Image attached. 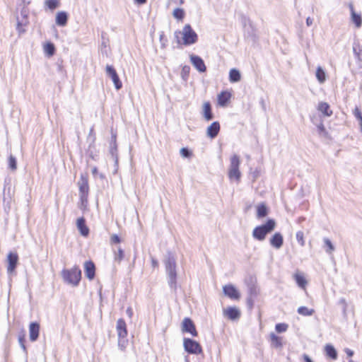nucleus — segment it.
Returning <instances> with one entry per match:
<instances>
[{
    "label": "nucleus",
    "instance_id": "49",
    "mask_svg": "<svg viewBox=\"0 0 362 362\" xmlns=\"http://www.w3.org/2000/svg\"><path fill=\"white\" fill-rule=\"evenodd\" d=\"M190 70V67L189 66H184L182 70V74H188Z\"/></svg>",
    "mask_w": 362,
    "mask_h": 362
},
{
    "label": "nucleus",
    "instance_id": "1",
    "mask_svg": "<svg viewBox=\"0 0 362 362\" xmlns=\"http://www.w3.org/2000/svg\"><path fill=\"white\" fill-rule=\"evenodd\" d=\"M165 273L168 278V283L171 289H177V264L175 255L168 252L164 259Z\"/></svg>",
    "mask_w": 362,
    "mask_h": 362
},
{
    "label": "nucleus",
    "instance_id": "60",
    "mask_svg": "<svg viewBox=\"0 0 362 362\" xmlns=\"http://www.w3.org/2000/svg\"><path fill=\"white\" fill-rule=\"evenodd\" d=\"M354 53L358 57V59L360 58L358 50L356 47L353 48Z\"/></svg>",
    "mask_w": 362,
    "mask_h": 362
},
{
    "label": "nucleus",
    "instance_id": "29",
    "mask_svg": "<svg viewBox=\"0 0 362 362\" xmlns=\"http://www.w3.org/2000/svg\"><path fill=\"white\" fill-rule=\"evenodd\" d=\"M316 78L320 83H323L326 81V74L321 66H318L316 70Z\"/></svg>",
    "mask_w": 362,
    "mask_h": 362
},
{
    "label": "nucleus",
    "instance_id": "35",
    "mask_svg": "<svg viewBox=\"0 0 362 362\" xmlns=\"http://www.w3.org/2000/svg\"><path fill=\"white\" fill-rule=\"evenodd\" d=\"M173 15L174 18L178 20H182L185 17V11L182 8H176L174 9Z\"/></svg>",
    "mask_w": 362,
    "mask_h": 362
},
{
    "label": "nucleus",
    "instance_id": "39",
    "mask_svg": "<svg viewBox=\"0 0 362 362\" xmlns=\"http://www.w3.org/2000/svg\"><path fill=\"white\" fill-rule=\"evenodd\" d=\"M296 240L298 243L300 244V246L303 247L305 244V240H304V233L303 231L299 230L296 233Z\"/></svg>",
    "mask_w": 362,
    "mask_h": 362
},
{
    "label": "nucleus",
    "instance_id": "11",
    "mask_svg": "<svg viewBox=\"0 0 362 362\" xmlns=\"http://www.w3.org/2000/svg\"><path fill=\"white\" fill-rule=\"evenodd\" d=\"M182 330L184 332L190 333L193 337H197L198 334L194 322L189 317L184 318L182 323Z\"/></svg>",
    "mask_w": 362,
    "mask_h": 362
},
{
    "label": "nucleus",
    "instance_id": "48",
    "mask_svg": "<svg viewBox=\"0 0 362 362\" xmlns=\"http://www.w3.org/2000/svg\"><path fill=\"white\" fill-rule=\"evenodd\" d=\"M111 242L112 243H119L120 242V238H119V237L118 235H113L111 237Z\"/></svg>",
    "mask_w": 362,
    "mask_h": 362
},
{
    "label": "nucleus",
    "instance_id": "55",
    "mask_svg": "<svg viewBox=\"0 0 362 362\" xmlns=\"http://www.w3.org/2000/svg\"><path fill=\"white\" fill-rule=\"evenodd\" d=\"M313 20L310 17H308L306 19V24L308 26H310L313 24Z\"/></svg>",
    "mask_w": 362,
    "mask_h": 362
},
{
    "label": "nucleus",
    "instance_id": "40",
    "mask_svg": "<svg viewBox=\"0 0 362 362\" xmlns=\"http://www.w3.org/2000/svg\"><path fill=\"white\" fill-rule=\"evenodd\" d=\"M180 155L183 158H189L192 156V152L187 148H182L180 151Z\"/></svg>",
    "mask_w": 362,
    "mask_h": 362
},
{
    "label": "nucleus",
    "instance_id": "28",
    "mask_svg": "<svg viewBox=\"0 0 362 362\" xmlns=\"http://www.w3.org/2000/svg\"><path fill=\"white\" fill-rule=\"evenodd\" d=\"M268 214V209L264 204H261L257 207V216L259 218L265 217Z\"/></svg>",
    "mask_w": 362,
    "mask_h": 362
},
{
    "label": "nucleus",
    "instance_id": "3",
    "mask_svg": "<svg viewBox=\"0 0 362 362\" xmlns=\"http://www.w3.org/2000/svg\"><path fill=\"white\" fill-rule=\"evenodd\" d=\"M276 227V221L269 219L264 224L255 227L252 231V237L259 241H263L267 234L272 232Z\"/></svg>",
    "mask_w": 362,
    "mask_h": 362
},
{
    "label": "nucleus",
    "instance_id": "51",
    "mask_svg": "<svg viewBox=\"0 0 362 362\" xmlns=\"http://www.w3.org/2000/svg\"><path fill=\"white\" fill-rule=\"evenodd\" d=\"M344 351L349 357H351L354 355V351L348 348L345 349Z\"/></svg>",
    "mask_w": 362,
    "mask_h": 362
},
{
    "label": "nucleus",
    "instance_id": "62",
    "mask_svg": "<svg viewBox=\"0 0 362 362\" xmlns=\"http://www.w3.org/2000/svg\"><path fill=\"white\" fill-rule=\"evenodd\" d=\"M349 8H350V11H351V13H353V12H355L354 7L352 4H349Z\"/></svg>",
    "mask_w": 362,
    "mask_h": 362
},
{
    "label": "nucleus",
    "instance_id": "26",
    "mask_svg": "<svg viewBox=\"0 0 362 362\" xmlns=\"http://www.w3.org/2000/svg\"><path fill=\"white\" fill-rule=\"evenodd\" d=\"M241 75L240 71L236 69H230L229 72V80L232 83L238 82L240 81Z\"/></svg>",
    "mask_w": 362,
    "mask_h": 362
},
{
    "label": "nucleus",
    "instance_id": "61",
    "mask_svg": "<svg viewBox=\"0 0 362 362\" xmlns=\"http://www.w3.org/2000/svg\"><path fill=\"white\" fill-rule=\"evenodd\" d=\"M95 265L92 262V279L94 278V276H95Z\"/></svg>",
    "mask_w": 362,
    "mask_h": 362
},
{
    "label": "nucleus",
    "instance_id": "30",
    "mask_svg": "<svg viewBox=\"0 0 362 362\" xmlns=\"http://www.w3.org/2000/svg\"><path fill=\"white\" fill-rule=\"evenodd\" d=\"M325 351L327 356H329L332 359H336L337 358V353L334 347L330 344H327L325 346Z\"/></svg>",
    "mask_w": 362,
    "mask_h": 362
},
{
    "label": "nucleus",
    "instance_id": "9",
    "mask_svg": "<svg viewBox=\"0 0 362 362\" xmlns=\"http://www.w3.org/2000/svg\"><path fill=\"white\" fill-rule=\"evenodd\" d=\"M7 273L9 276L16 274L18 264V255L16 252H10L7 255Z\"/></svg>",
    "mask_w": 362,
    "mask_h": 362
},
{
    "label": "nucleus",
    "instance_id": "2",
    "mask_svg": "<svg viewBox=\"0 0 362 362\" xmlns=\"http://www.w3.org/2000/svg\"><path fill=\"white\" fill-rule=\"evenodd\" d=\"M180 35H182V44L186 46L193 45L198 40L197 34L192 28L189 24L185 25L182 31L175 32V37L177 39V42L178 44L181 43Z\"/></svg>",
    "mask_w": 362,
    "mask_h": 362
},
{
    "label": "nucleus",
    "instance_id": "64",
    "mask_svg": "<svg viewBox=\"0 0 362 362\" xmlns=\"http://www.w3.org/2000/svg\"><path fill=\"white\" fill-rule=\"evenodd\" d=\"M102 45L103 46H104L105 47H106V42L103 40V42H102Z\"/></svg>",
    "mask_w": 362,
    "mask_h": 362
},
{
    "label": "nucleus",
    "instance_id": "5",
    "mask_svg": "<svg viewBox=\"0 0 362 362\" xmlns=\"http://www.w3.org/2000/svg\"><path fill=\"white\" fill-rule=\"evenodd\" d=\"M116 329L118 336V346L121 350H124L127 345L128 341L127 339V325L124 319L120 318L117 320Z\"/></svg>",
    "mask_w": 362,
    "mask_h": 362
},
{
    "label": "nucleus",
    "instance_id": "53",
    "mask_svg": "<svg viewBox=\"0 0 362 362\" xmlns=\"http://www.w3.org/2000/svg\"><path fill=\"white\" fill-rule=\"evenodd\" d=\"M317 129H318V131L320 133L325 132V128L324 127V124L322 123L317 126Z\"/></svg>",
    "mask_w": 362,
    "mask_h": 362
},
{
    "label": "nucleus",
    "instance_id": "52",
    "mask_svg": "<svg viewBox=\"0 0 362 362\" xmlns=\"http://www.w3.org/2000/svg\"><path fill=\"white\" fill-rule=\"evenodd\" d=\"M126 313L129 318H131L133 315V310L131 308H128L126 310Z\"/></svg>",
    "mask_w": 362,
    "mask_h": 362
},
{
    "label": "nucleus",
    "instance_id": "45",
    "mask_svg": "<svg viewBox=\"0 0 362 362\" xmlns=\"http://www.w3.org/2000/svg\"><path fill=\"white\" fill-rule=\"evenodd\" d=\"M354 115L357 119L360 122V126H362V114L358 107H356L354 111Z\"/></svg>",
    "mask_w": 362,
    "mask_h": 362
},
{
    "label": "nucleus",
    "instance_id": "34",
    "mask_svg": "<svg viewBox=\"0 0 362 362\" xmlns=\"http://www.w3.org/2000/svg\"><path fill=\"white\" fill-rule=\"evenodd\" d=\"M351 20L357 28H360L361 26L362 19L361 15L356 13V12H353V13H351Z\"/></svg>",
    "mask_w": 362,
    "mask_h": 362
},
{
    "label": "nucleus",
    "instance_id": "36",
    "mask_svg": "<svg viewBox=\"0 0 362 362\" xmlns=\"http://www.w3.org/2000/svg\"><path fill=\"white\" fill-rule=\"evenodd\" d=\"M45 3L47 6L51 10H54L59 6V0H47Z\"/></svg>",
    "mask_w": 362,
    "mask_h": 362
},
{
    "label": "nucleus",
    "instance_id": "43",
    "mask_svg": "<svg viewBox=\"0 0 362 362\" xmlns=\"http://www.w3.org/2000/svg\"><path fill=\"white\" fill-rule=\"evenodd\" d=\"M18 342H19V344H20L21 347L23 350V351L25 353H26L27 352V349H26V346L25 345V334H20L18 336Z\"/></svg>",
    "mask_w": 362,
    "mask_h": 362
},
{
    "label": "nucleus",
    "instance_id": "24",
    "mask_svg": "<svg viewBox=\"0 0 362 362\" xmlns=\"http://www.w3.org/2000/svg\"><path fill=\"white\" fill-rule=\"evenodd\" d=\"M271 344L275 348H281L283 346L282 339L278 337L274 333H271L269 335Z\"/></svg>",
    "mask_w": 362,
    "mask_h": 362
},
{
    "label": "nucleus",
    "instance_id": "32",
    "mask_svg": "<svg viewBox=\"0 0 362 362\" xmlns=\"http://www.w3.org/2000/svg\"><path fill=\"white\" fill-rule=\"evenodd\" d=\"M298 313L303 316H311L315 310L313 309H309L305 306H301L298 308Z\"/></svg>",
    "mask_w": 362,
    "mask_h": 362
},
{
    "label": "nucleus",
    "instance_id": "38",
    "mask_svg": "<svg viewBox=\"0 0 362 362\" xmlns=\"http://www.w3.org/2000/svg\"><path fill=\"white\" fill-rule=\"evenodd\" d=\"M124 258V252L120 247L115 251V260L120 262Z\"/></svg>",
    "mask_w": 362,
    "mask_h": 362
},
{
    "label": "nucleus",
    "instance_id": "15",
    "mask_svg": "<svg viewBox=\"0 0 362 362\" xmlns=\"http://www.w3.org/2000/svg\"><path fill=\"white\" fill-rule=\"evenodd\" d=\"M223 314L231 320H238L240 317V312L235 307H229L223 310Z\"/></svg>",
    "mask_w": 362,
    "mask_h": 362
},
{
    "label": "nucleus",
    "instance_id": "46",
    "mask_svg": "<svg viewBox=\"0 0 362 362\" xmlns=\"http://www.w3.org/2000/svg\"><path fill=\"white\" fill-rule=\"evenodd\" d=\"M339 303L342 305L344 315H346L347 303L346 299L342 298L339 300Z\"/></svg>",
    "mask_w": 362,
    "mask_h": 362
},
{
    "label": "nucleus",
    "instance_id": "27",
    "mask_svg": "<svg viewBox=\"0 0 362 362\" xmlns=\"http://www.w3.org/2000/svg\"><path fill=\"white\" fill-rule=\"evenodd\" d=\"M293 278L299 287L302 288H305L308 282L302 274L296 273L293 275Z\"/></svg>",
    "mask_w": 362,
    "mask_h": 362
},
{
    "label": "nucleus",
    "instance_id": "22",
    "mask_svg": "<svg viewBox=\"0 0 362 362\" xmlns=\"http://www.w3.org/2000/svg\"><path fill=\"white\" fill-rule=\"evenodd\" d=\"M230 97L231 95L230 93L227 91H222L220 94L218 95V105L222 107L226 106Z\"/></svg>",
    "mask_w": 362,
    "mask_h": 362
},
{
    "label": "nucleus",
    "instance_id": "58",
    "mask_svg": "<svg viewBox=\"0 0 362 362\" xmlns=\"http://www.w3.org/2000/svg\"><path fill=\"white\" fill-rule=\"evenodd\" d=\"M253 303H254L253 300L251 298H249L247 299V304L250 306V308H252L253 306Z\"/></svg>",
    "mask_w": 362,
    "mask_h": 362
},
{
    "label": "nucleus",
    "instance_id": "57",
    "mask_svg": "<svg viewBox=\"0 0 362 362\" xmlns=\"http://www.w3.org/2000/svg\"><path fill=\"white\" fill-rule=\"evenodd\" d=\"M259 176V172L257 170H255L252 173V177L253 180L255 181Z\"/></svg>",
    "mask_w": 362,
    "mask_h": 362
},
{
    "label": "nucleus",
    "instance_id": "42",
    "mask_svg": "<svg viewBox=\"0 0 362 362\" xmlns=\"http://www.w3.org/2000/svg\"><path fill=\"white\" fill-rule=\"evenodd\" d=\"M85 267V276L89 280H90V259H88L85 262L84 264Z\"/></svg>",
    "mask_w": 362,
    "mask_h": 362
},
{
    "label": "nucleus",
    "instance_id": "6",
    "mask_svg": "<svg viewBox=\"0 0 362 362\" xmlns=\"http://www.w3.org/2000/svg\"><path fill=\"white\" fill-rule=\"evenodd\" d=\"M64 281L72 286H77L81 278V271L78 267L64 269L62 272Z\"/></svg>",
    "mask_w": 362,
    "mask_h": 362
},
{
    "label": "nucleus",
    "instance_id": "8",
    "mask_svg": "<svg viewBox=\"0 0 362 362\" xmlns=\"http://www.w3.org/2000/svg\"><path fill=\"white\" fill-rule=\"evenodd\" d=\"M185 350L189 354H199L202 352L201 345L189 338H185L183 341Z\"/></svg>",
    "mask_w": 362,
    "mask_h": 362
},
{
    "label": "nucleus",
    "instance_id": "10",
    "mask_svg": "<svg viewBox=\"0 0 362 362\" xmlns=\"http://www.w3.org/2000/svg\"><path fill=\"white\" fill-rule=\"evenodd\" d=\"M107 75L112 79L115 87L117 90H119L122 87V83L113 66L107 65L106 66Z\"/></svg>",
    "mask_w": 362,
    "mask_h": 362
},
{
    "label": "nucleus",
    "instance_id": "4",
    "mask_svg": "<svg viewBox=\"0 0 362 362\" xmlns=\"http://www.w3.org/2000/svg\"><path fill=\"white\" fill-rule=\"evenodd\" d=\"M79 191H80V203L78 207L81 210L87 209L88 206V176L81 175V180L78 181Z\"/></svg>",
    "mask_w": 362,
    "mask_h": 362
},
{
    "label": "nucleus",
    "instance_id": "12",
    "mask_svg": "<svg viewBox=\"0 0 362 362\" xmlns=\"http://www.w3.org/2000/svg\"><path fill=\"white\" fill-rule=\"evenodd\" d=\"M40 324L33 322L29 325V337L31 341H35L39 337Z\"/></svg>",
    "mask_w": 362,
    "mask_h": 362
},
{
    "label": "nucleus",
    "instance_id": "19",
    "mask_svg": "<svg viewBox=\"0 0 362 362\" xmlns=\"http://www.w3.org/2000/svg\"><path fill=\"white\" fill-rule=\"evenodd\" d=\"M68 14L65 11H59L56 15L55 23L57 25L64 27L67 24Z\"/></svg>",
    "mask_w": 362,
    "mask_h": 362
},
{
    "label": "nucleus",
    "instance_id": "17",
    "mask_svg": "<svg viewBox=\"0 0 362 362\" xmlns=\"http://www.w3.org/2000/svg\"><path fill=\"white\" fill-rule=\"evenodd\" d=\"M77 228L81 235L87 237L89 234V228L86 225V220L83 217L78 218L76 221Z\"/></svg>",
    "mask_w": 362,
    "mask_h": 362
},
{
    "label": "nucleus",
    "instance_id": "7",
    "mask_svg": "<svg viewBox=\"0 0 362 362\" xmlns=\"http://www.w3.org/2000/svg\"><path fill=\"white\" fill-rule=\"evenodd\" d=\"M240 165V157L234 154L230 158V165L228 168V177L230 180H235L236 181H239L241 177V173L239 170V167Z\"/></svg>",
    "mask_w": 362,
    "mask_h": 362
},
{
    "label": "nucleus",
    "instance_id": "59",
    "mask_svg": "<svg viewBox=\"0 0 362 362\" xmlns=\"http://www.w3.org/2000/svg\"><path fill=\"white\" fill-rule=\"evenodd\" d=\"M138 4H144L147 0H134Z\"/></svg>",
    "mask_w": 362,
    "mask_h": 362
},
{
    "label": "nucleus",
    "instance_id": "16",
    "mask_svg": "<svg viewBox=\"0 0 362 362\" xmlns=\"http://www.w3.org/2000/svg\"><path fill=\"white\" fill-rule=\"evenodd\" d=\"M270 245L276 248L279 249L284 243V238L280 233H275L269 240Z\"/></svg>",
    "mask_w": 362,
    "mask_h": 362
},
{
    "label": "nucleus",
    "instance_id": "44",
    "mask_svg": "<svg viewBox=\"0 0 362 362\" xmlns=\"http://www.w3.org/2000/svg\"><path fill=\"white\" fill-rule=\"evenodd\" d=\"M92 174L95 178H99L103 182L105 180V176L103 173H99L96 168H92Z\"/></svg>",
    "mask_w": 362,
    "mask_h": 362
},
{
    "label": "nucleus",
    "instance_id": "25",
    "mask_svg": "<svg viewBox=\"0 0 362 362\" xmlns=\"http://www.w3.org/2000/svg\"><path fill=\"white\" fill-rule=\"evenodd\" d=\"M318 110L322 112L325 116L329 117L332 115V111L329 110V104L325 102L319 103Z\"/></svg>",
    "mask_w": 362,
    "mask_h": 362
},
{
    "label": "nucleus",
    "instance_id": "63",
    "mask_svg": "<svg viewBox=\"0 0 362 362\" xmlns=\"http://www.w3.org/2000/svg\"><path fill=\"white\" fill-rule=\"evenodd\" d=\"M250 293H251V294H252V293L255 294L256 293L255 288L251 287L250 288Z\"/></svg>",
    "mask_w": 362,
    "mask_h": 362
},
{
    "label": "nucleus",
    "instance_id": "14",
    "mask_svg": "<svg viewBox=\"0 0 362 362\" xmlns=\"http://www.w3.org/2000/svg\"><path fill=\"white\" fill-rule=\"evenodd\" d=\"M190 60L193 66L199 71L204 72L206 71V66L203 59L199 57L194 54L190 55Z\"/></svg>",
    "mask_w": 362,
    "mask_h": 362
},
{
    "label": "nucleus",
    "instance_id": "37",
    "mask_svg": "<svg viewBox=\"0 0 362 362\" xmlns=\"http://www.w3.org/2000/svg\"><path fill=\"white\" fill-rule=\"evenodd\" d=\"M8 168L12 170L17 168L16 158L13 155H10L8 157Z\"/></svg>",
    "mask_w": 362,
    "mask_h": 362
},
{
    "label": "nucleus",
    "instance_id": "18",
    "mask_svg": "<svg viewBox=\"0 0 362 362\" xmlns=\"http://www.w3.org/2000/svg\"><path fill=\"white\" fill-rule=\"evenodd\" d=\"M220 131V124L218 122H214L208 127L206 130L207 136L211 139L215 138Z\"/></svg>",
    "mask_w": 362,
    "mask_h": 362
},
{
    "label": "nucleus",
    "instance_id": "47",
    "mask_svg": "<svg viewBox=\"0 0 362 362\" xmlns=\"http://www.w3.org/2000/svg\"><path fill=\"white\" fill-rule=\"evenodd\" d=\"M28 9L24 6L21 11V18H28Z\"/></svg>",
    "mask_w": 362,
    "mask_h": 362
},
{
    "label": "nucleus",
    "instance_id": "20",
    "mask_svg": "<svg viewBox=\"0 0 362 362\" xmlns=\"http://www.w3.org/2000/svg\"><path fill=\"white\" fill-rule=\"evenodd\" d=\"M202 115L206 121H211L214 118L211 111V105L209 102H205L203 104Z\"/></svg>",
    "mask_w": 362,
    "mask_h": 362
},
{
    "label": "nucleus",
    "instance_id": "41",
    "mask_svg": "<svg viewBox=\"0 0 362 362\" xmlns=\"http://www.w3.org/2000/svg\"><path fill=\"white\" fill-rule=\"evenodd\" d=\"M288 325L286 323H278L276 325L275 329L277 332L281 333L287 330Z\"/></svg>",
    "mask_w": 362,
    "mask_h": 362
},
{
    "label": "nucleus",
    "instance_id": "50",
    "mask_svg": "<svg viewBox=\"0 0 362 362\" xmlns=\"http://www.w3.org/2000/svg\"><path fill=\"white\" fill-rule=\"evenodd\" d=\"M151 265L153 268L158 267V262L154 257H151Z\"/></svg>",
    "mask_w": 362,
    "mask_h": 362
},
{
    "label": "nucleus",
    "instance_id": "21",
    "mask_svg": "<svg viewBox=\"0 0 362 362\" xmlns=\"http://www.w3.org/2000/svg\"><path fill=\"white\" fill-rule=\"evenodd\" d=\"M110 153L112 156V160L115 161V164H117L118 157H117V148L116 144V136L113 135L112 137V141L110 142Z\"/></svg>",
    "mask_w": 362,
    "mask_h": 362
},
{
    "label": "nucleus",
    "instance_id": "54",
    "mask_svg": "<svg viewBox=\"0 0 362 362\" xmlns=\"http://www.w3.org/2000/svg\"><path fill=\"white\" fill-rule=\"evenodd\" d=\"M170 4H182L184 3V1L183 0H170Z\"/></svg>",
    "mask_w": 362,
    "mask_h": 362
},
{
    "label": "nucleus",
    "instance_id": "13",
    "mask_svg": "<svg viewBox=\"0 0 362 362\" xmlns=\"http://www.w3.org/2000/svg\"><path fill=\"white\" fill-rule=\"evenodd\" d=\"M223 293L226 296L231 299H239L240 293L231 284H228L223 288Z\"/></svg>",
    "mask_w": 362,
    "mask_h": 362
},
{
    "label": "nucleus",
    "instance_id": "33",
    "mask_svg": "<svg viewBox=\"0 0 362 362\" xmlns=\"http://www.w3.org/2000/svg\"><path fill=\"white\" fill-rule=\"evenodd\" d=\"M44 51L49 57L54 55L55 52V47L54 44L52 42H47L44 45Z\"/></svg>",
    "mask_w": 362,
    "mask_h": 362
},
{
    "label": "nucleus",
    "instance_id": "23",
    "mask_svg": "<svg viewBox=\"0 0 362 362\" xmlns=\"http://www.w3.org/2000/svg\"><path fill=\"white\" fill-rule=\"evenodd\" d=\"M29 21L28 18H21L17 17V26L16 30H18L19 35L24 33L25 30L23 27H25L28 25Z\"/></svg>",
    "mask_w": 362,
    "mask_h": 362
},
{
    "label": "nucleus",
    "instance_id": "56",
    "mask_svg": "<svg viewBox=\"0 0 362 362\" xmlns=\"http://www.w3.org/2000/svg\"><path fill=\"white\" fill-rule=\"evenodd\" d=\"M304 362H313L311 358L306 354L303 355Z\"/></svg>",
    "mask_w": 362,
    "mask_h": 362
},
{
    "label": "nucleus",
    "instance_id": "31",
    "mask_svg": "<svg viewBox=\"0 0 362 362\" xmlns=\"http://www.w3.org/2000/svg\"><path fill=\"white\" fill-rule=\"evenodd\" d=\"M323 241L325 243V252L329 255L332 254L335 250L334 245L332 243L330 240L327 238H324Z\"/></svg>",
    "mask_w": 362,
    "mask_h": 362
}]
</instances>
